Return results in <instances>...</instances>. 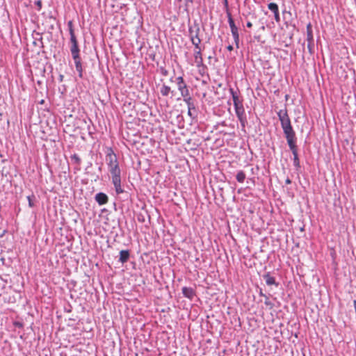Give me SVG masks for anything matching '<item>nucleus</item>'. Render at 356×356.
I'll use <instances>...</instances> for the list:
<instances>
[{
	"mask_svg": "<svg viewBox=\"0 0 356 356\" xmlns=\"http://www.w3.org/2000/svg\"><path fill=\"white\" fill-rule=\"evenodd\" d=\"M281 126L285 135L288 145L293 155V165L296 168H299L300 161L298 155V149L296 146V133L293 129L291 124L290 118L288 115L286 109H281L277 112Z\"/></svg>",
	"mask_w": 356,
	"mask_h": 356,
	"instance_id": "f257e3e1",
	"label": "nucleus"
},
{
	"mask_svg": "<svg viewBox=\"0 0 356 356\" xmlns=\"http://www.w3.org/2000/svg\"><path fill=\"white\" fill-rule=\"evenodd\" d=\"M108 170L111 175L112 183L115 187L117 194H120L124 192L121 184V170L119 163H115L108 165Z\"/></svg>",
	"mask_w": 356,
	"mask_h": 356,
	"instance_id": "f03ea898",
	"label": "nucleus"
},
{
	"mask_svg": "<svg viewBox=\"0 0 356 356\" xmlns=\"http://www.w3.org/2000/svg\"><path fill=\"white\" fill-rule=\"evenodd\" d=\"M67 26L70 35V42L72 44L70 47V51L73 58H76L79 57V49L78 47V42L76 40L74 29H73V23L72 21H69L67 23Z\"/></svg>",
	"mask_w": 356,
	"mask_h": 356,
	"instance_id": "7ed1b4c3",
	"label": "nucleus"
},
{
	"mask_svg": "<svg viewBox=\"0 0 356 356\" xmlns=\"http://www.w3.org/2000/svg\"><path fill=\"white\" fill-rule=\"evenodd\" d=\"M175 83L178 90L180 92L181 96H186L187 94L189 93L188 87L182 76L177 77Z\"/></svg>",
	"mask_w": 356,
	"mask_h": 356,
	"instance_id": "20e7f679",
	"label": "nucleus"
},
{
	"mask_svg": "<svg viewBox=\"0 0 356 356\" xmlns=\"http://www.w3.org/2000/svg\"><path fill=\"white\" fill-rule=\"evenodd\" d=\"M106 161L108 165L118 163L117 156L111 147L106 148Z\"/></svg>",
	"mask_w": 356,
	"mask_h": 356,
	"instance_id": "39448f33",
	"label": "nucleus"
},
{
	"mask_svg": "<svg viewBox=\"0 0 356 356\" xmlns=\"http://www.w3.org/2000/svg\"><path fill=\"white\" fill-rule=\"evenodd\" d=\"M95 200L99 205H104L108 202V196L104 193H98L95 195Z\"/></svg>",
	"mask_w": 356,
	"mask_h": 356,
	"instance_id": "423d86ee",
	"label": "nucleus"
},
{
	"mask_svg": "<svg viewBox=\"0 0 356 356\" xmlns=\"http://www.w3.org/2000/svg\"><path fill=\"white\" fill-rule=\"evenodd\" d=\"M194 58L195 63L197 67H200L202 65V57L200 49H194Z\"/></svg>",
	"mask_w": 356,
	"mask_h": 356,
	"instance_id": "0eeeda50",
	"label": "nucleus"
},
{
	"mask_svg": "<svg viewBox=\"0 0 356 356\" xmlns=\"http://www.w3.org/2000/svg\"><path fill=\"white\" fill-rule=\"evenodd\" d=\"M182 293L186 298H188L191 300H192L195 295L194 290L190 287H183Z\"/></svg>",
	"mask_w": 356,
	"mask_h": 356,
	"instance_id": "6e6552de",
	"label": "nucleus"
},
{
	"mask_svg": "<svg viewBox=\"0 0 356 356\" xmlns=\"http://www.w3.org/2000/svg\"><path fill=\"white\" fill-rule=\"evenodd\" d=\"M229 92L232 97L234 106L243 104L242 101L239 99L238 93L236 91H234L233 88H230Z\"/></svg>",
	"mask_w": 356,
	"mask_h": 356,
	"instance_id": "1a4fd4ad",
	"label": "nucleus"
},
{
	"mask_svg": "<svg viewBox=\"0 0 356 356\" xmlns=\"http://www.w3.org/2000/svg\"><path fill=\"white\" fill-rule=\"evenodd\" d=\"M160 92L161 94L164 96L167 97L169 95V94H174V91L171 90V88L167 85L163 84L161 88H160Z\"/></svg>",
	"mask_w": 356,
	"mask_h": 356,
	"instance_id": "9d476101",
	"label": "nucleus"
},
{
	"mask_svg": "<svg viewBox=\"0 0 356 356\" xmlns=\"http://www.w3.org/2000/svg\"><path fill=\"white\" fill-rule=\"evenodd\" d=\"M232 36L234 38V42L236 43L237 47H238L239 42V34L238 28L236 26L230 28Z\"/></svg>",
	"mask_w": 356,
	"mask_h": 356,
	"instance_id": "9b49d317",
	"label": "nucleus"
},
{
	"mask_svg": "<svg viewBox=\"0 0 356 356\" xmlns=\"http://www.w3.org/2000/svg\"><path fill=\"white\" fill-rule=\"evenodd\" d=\"M129 258V252L128 250H121L120 252V259L119 261L124 264L128 261Z\"/></svg>",
	"mask_w": 356,
	"mask_h": 356,
	"instance_id": "f8f14e48",
	"label": "nucleus"
},
{
	"mask_svg": "<svg viewBox=\"0 0 356 356\" xmlns=\"http://www.w3.org/2000/svg\"><path fill=\"white\" fill-rule=\"evenodd\" d=\"M75 63L76 70L79 72V75L80 77L82 76V65L81 63L80 57H77L76 58H73Z\"/></svg>",
	"mask_w": 356,
	"mask_h": 356,
	"instance_id": "ddd939ff",
	"label": "nucleus"
},
{
	"mask_svg": "<svg viewBox=\"0 0 356 356\" xmlns=\"http://www.w3.org/2000/svg\"><path fill=\"white\" fill-rule=\"evenodd\" d=\"M235 112L238 118L244 116L245 110L243 104L234 106Z\"/></svg>",
	"mask_w": 356,
	"mask_h": 356,
	"instance_id": "4468645a",
	"label": "nucleus"
},
{
	"mask_svg": "<svg viewBox=\"0 0 356 356\" xmlns=\"http://www.w3.org/2000/svg\"><path fill=\"white\" fill-rule=\"evenodd\" d=\"M264 280L266 281V283L267 285H273V284H276V282H275V280L273 277L270 276L269 274H266L264 276Z\"/></svg>",
	"mask_w": 356,
	"mask_h": 356,
	"instance_id": "2eb2a0df",
	"label": "nucleus"
},
{
	"mask_svg": "<svg viewBox=\"0 0 356 356\" xmlns=\"http://www.w3.org/2000/svg\"><path fill=\"white\" fill-rule=\"evenodd\" d=\"M245 177H246V175H245V172L242 170H240L237 172L236 178L238 182L243 183L245 179Z\"/></svg>",
	"mask_w": 356,
	"mask_h": 356,
	"instance_id": "dca6fc26",
	"label": "nucleus"
},
{
	"mask_svg": "<svg viewBox=\"0 0 356 356\" xmlns=\"http://www.w3.org/2000/svg\"><path fill=\"white\" fill-rule=\"evenodd\" d=\"M183 97L184 102L186 104L187 106H192L194 105L192 98L190 96V93H188L186 96H181Z\"/></svg>",
	"mask_w": 356,
	"mask_h": 356,
	"instance_id": "f3484780",
	"label": "nucleus"
},
{
	"mask_svg": "<svg viewBox=\"0 0 356 356\" xmlns=\"http://www.w3.org/2000/svg\"><path fill=\"white\" fill-rule=\"evenodd\" d=\"M190 35H191V40L193 41V39L200 38L198 37L199 29H197L195 31L193 30L191 28L189 29Z\"/></svg>",
	"mask_w": 356,
	"mask_h": 356,
	"instance_id": "a211bd4d",
	"label": "nucleus"
},
{
	"mask_svg": "<svg viewBox=\"0 0 356 356\" xmlns=\"http://www.w3.org/2000/svg\"><path fill=\"white\" fill-rule=\"evenodd\" d=\"M268 8L273 13L279 10L278 6L275 3H268Z\"/></svg>",
	"mask_w": 356,
	"mask_h": 356,
	"instance_id": "6ab92c4d",
	"label": "nucleus"
},
{
	"mask_svg": "<svg viewBox=\"0 0 356 356\" xmlns=\"http://www.w3.org/2000/svg\"><path fill=\"white\" fill-rule=\"evenodd\" d=\"M192 44L195 47V49H200V44L201 42V40L200 38L193 39L191 41Z\"/></svg>",
	"mask_w": 356,
	"mask_h": 356,
	"instance_id": "aec40b11",
	"label": "nucleus"
},
{
	"mask_svg": "<svg viewBox=\"0 0 356 356\" xmlns=\"http://www.w3.org/2000/svg\"><path fill=\"white\" fill-rule=\"evenodd\" d=\"M227 17H228V23H229V27L232 28V27H234V26H236L235 25V23L232 17V15L230 13H229L228 11L227 12Z\"/></svg>",
	"mask_w": 356,
	"mask_h": 356,
	"instance_id": "412c9836",
	"label": "nucleus"
},
{
	"mask_svg": "<svg viewBox=\"0 0 356 356\" xmlns=\"http://www.w3.org/2000/svg\"><path fill=\"white\" fill-rule=\"evenodd\" d=\"M71 159L77 165H79L81 163V159L77 154H73L71 156Z\"/></svg>",
	"mask_w": 356,
	"mask_h": 356,
	"instance_id": "4be33fe9",
	"label": "nucleus"
},
{
	"mask_svg": "<svg viewBox=\"0 0 356 356\" xmlns=\"http://www.w3.org/2000/svg\"><path fill=\"white\" fill-rule=\"evenodd\" d=\"M307 39L312 40L313 36H312V32L311 30V24H309L307 25Z\"/></svg>",
	"mask_w": 356,
	"mask_h": 356,
	"instance_id": "5701e85b",
	"label": "nucleus"
},
{
	"mask_svg": "<svg viewBox=\"0 0 356 356\" xmlns=\"http://www.w3.org/2000/svg\"><path fill=\"white\" fill-rule=\"evenodd\" d=\"M188 107V115L191 117V118H193V111H195V105H192V106H187Z\"/></svg>",
	"mask_w": 356,
	"mask_h": 356,
	"instance_id": "b1692460",
	"label": "nucleus"
},
{
	"mask_svg": "<svg viewBox=\"0 0 356 356\" xmlns=\"http://www.w3.org/2000/svg\"><path fill=\"white\" fill-rule=\"evenodd\" d=\"M274 17H275V19L277 22H279L280 20V13H279V10L274 13Z\"/></svg>",
	"mask_w": 356,
	"mask_h": 356,
	"instance_id": "393cba45",
	"label": "nucleus"
},
{
	"mask_svg": "<svg viewBox=\"0 0 356 356\" xmlns=\"http://www.w3.org/2000/svg\"><path fill=\"white\" fill-rule=\"evenodd\" d=\"M240 122L241 123L242 127H245V124L246 122L245 118L244 116L241 117V118H238Z\"/></svg>",
	"mask_w": 356,
	"mask_h": 356,
	"instance_id": "a878e982",
	"label": "nucleus"
},
{
	"mask_svg": "<svg viewBox=\"0 0 356 356\" xmlns=\"http://www.w3.org/2000/svg\"><path fill=\"white\" fill-rule=\"evenodd\" d=\"M27 198H28V200H29V207H33V202L31 200V197L28 196Z\"/></svg>",
	"mask_w": 356,
	"mask_h": 356,
	"instance_id": "bb28decb",
	"label": "nucleus"
},
{
	"mask_svg": "<svg viewBox=\"0 0 356 356\" xmlns=\"http://www.w3.org/2000/svg\"><path fill=\"white\" fill-rule=\"evenodd\" d=\"M223 4L225 6V8L227 10H228V1L227 0H223Z\"/></svg>",
	"mask_w": 356,
	"mask_h": 356,
	"instance_id": "cd10ccee",
	"label": "nucleus"
},
{
	"mask_svg": "<svg viewBox=\"0 0 356 356\" xmlns=\"http://www.w3.org/2000/svg\"><path fill=\"white\" fill-rule=\"evenodd\" d=\"M246 26L248 28H251L252 26V24L250 22H248Z\"/></svg>",
	"mask_w": 356,
	"mask_h": 356,
	"instance_id": "c85d7f7f",
	"label": "nucleus"
},
{
	"mask_svg": "<svg viewBox=\"0 0 356 356\" xmlns=\"http://www.w3.org/2000/svg\"><path fill=\"white\" fill-rule=\"evenodd\" d=\"M227 48L230 51L233 50V47L232 45H229Z\"/></svg>",
	"mask_w": 356,
	"mask_h": 356,
	"instance_id": "c756f323",
	"label": "nucleus"
},
{
	"mask_svg": "<svg viewBox=\"0 0 356 356\" xmlns=\"http://www.w3.org/2000/svg\"><path fill=\"white\" fill-rule=\"evenodd\" d=\"M291 183V181L288 178L286 179V184H289Z\"/></svg>",
	"mask_w": 356,
	"mask_h": 356,
	"instance_id": "7c9ffc66",
	"label": "nucleus"
},
{
	"mask_svg": "<svg viewBox=\"0 0 356 356\" xmlns=\"http://www.w3.org/2000/svg\"><path fill=\"white\" fill-rule=\"evenodd\" d=\"M185 3L187 4L188 3H192L193 0H184Z\"/></svg>",
	"mask_w": 356,
	"mask_h": 356,
	"instance_id": "2f4dec72",
	"label": "nucleus"
},
{
	"mask_svg": "<svg viewBox=\"0 0 356 356\" xmlns=\"http://www.w3.org/2000/svg\"><path fill=\"white\" fill-rule=\"evenodd\" d=\"M37 5L40 8L41 7V1H38L36 2Z\"/></svg>",
	"mask_w": 356,
	"mask_h": 356,
	"instance_id": "473e14b6",
	"label": "nucleus"
},
{
	"mask_svg": "<svg viewBox=\"0 0 356 356\" xmlns=\"http://www.w3.org/2000/svg\"><path fill=\"white\" fill-rule=\"evenodd\" d=\"M261 29H262V30H264V29H265L264 26H261Z\"/></svg>",
	"mask_w": 356,
	"mask_h": 356,
	"instance_id": "72a5a7b5",
	"label": "nucleus"
}]
</instances>
